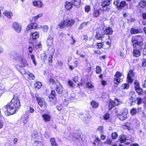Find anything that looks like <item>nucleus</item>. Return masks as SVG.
<instances>
[{"label":"nucleus","instance_id":"47","mask_svg":"<svg viewBox=\"0 0 146 146\" xmlns=\"http://www.w3.org/2000/svg\"><path fill=\"white\" fill-rule=\"evenodd\" d=\"M97 129L101 133H103V126H99L98 127Z\"/></svg>","mask_w":146,"mask_h":146},{"label":"nucleus","instance_id":"37","mask_svg":"<svg viewBox=\"0 0 146 146\" xmlns=\"http://www.w3.org/2000/svg\"><path fill=\"white\" fill-rule=\"evenodd\" d=\"M126 5V3L125 1H121L120 2L118 7L119 8H121Z\"/></svg>","mask_w":146,"mask_h":146},{"label":"nucleus","instance_id":"19","mask_svg":"<svg viewBox=\"0 0 146 146\" xmlns=\"http://www.w3.org/2000/svg\"><path fill=\"white\" fill-rule=\"evenodd\" d=\"M113 32V31L112 29L110 27H108L106 28V29L105 30L103 33L104 34H111Z\"/></svg>","mask_w":146,"mask_h":146},{"label":"nucleus","instance_id":"50","mask_svg":"<svg viewBox=\"0 0 146 146\" xmlns=\"http://www.w3.org/2000/svg\"><path fill=\"white\" fill-rule=\"evenodd\" d=\"M20 72L22 75L26 74V75H27V70L25 69L22 68L21 69Z\"/></svg>","mask_w":146,"mask_h":146},{"label":"nucleus","instance_id":"48","mask_svg":"<svg viewBox=\"0 0 146 146\" xmlns=\"http://www.w3.org/2000/svg\"><path fill=\"white\" fill-rule=\"evenodd\" d=\"M129 100L130 102V104L131 105H134L135 103V100L133 99L132 97H131L129 99Z\"/></svg>","mask_w":146,"mask_h":146},{"label":"nucleus","instance_id":"31","mask_svg":"<svg viewBox=\"0 0 146 146\" xmlns=\"http://www.w3.org/2000/svg\"><path fill=\"white\" fill-rule=\"evenodd\" d=\"M129 87V85L128 84H123L121 85V89L126 90L128 89Z\"/></svg>","mask_w":146,"mask_h":146},{"label":"nucleus","instance_id":"51","mask_svg":"<svg viewBox=\"0 0 146 146\" xmlns=\"http://www.w3.org/2000/svg\"><path fill=\"white\" fill-rule=\"evenodd\" d=\"M146 3H145V2H143L142 1L139 3V6L142 8H144L146 6Z\"/></svg>","mask_w":146,"mask_h":146},{"label":"nucleus","instance_id":"46","mask_svg":"<svg viewBox=\"0 0 146 146\" xmlns=\"http://www.w3.org/2000/svg\"><path fill=\"white\" fill-rule=\"evenodd\" d=\"M137 93L139 95H141L142 94L143 92L142 89L140 88H137L135 90Z\"/></svg>","mask_w":146,"mask_h":146},{"label":"nucleus","instance_id":"44","mask_svg":"<svg viewBox=\"0 0 146 146\" xmlns=\"http://www.w3.org/2000/svg\"><path fill=\"white\" fill-rule=\"evenodd\" d=\"M42 28L44 32H47L48 29V27L47 25L43 26Z\"/></svg>","mask_w":146,"mask_h":146},{"label":"nucleus","instance_id":"8","mask_svg":"<svg viewBox=\"0 0 146 146\" xmlns=\"http://www.w3.org/2000/svg\"><path fill=\"white\" fill-rule=\"evenodd\" d=\"M19 63L20 66L22 67H25L28 65V64L26 60L23 57L20 56L19 57Z\"/></svg>","mask_w":146,"mask_h":146},{"label":"nucleus","instance_id":"28","mask_svg":"<svg viewBox=\"0 0 146 146\" xmlns=\"http://www.w3.org/2000/svg\"><path fill=\"white\" fill-rule=\"evenodd\" d=\"M115 106V103L114 101L110 100V102L109 108V110H110L112 108Z\"/></svg>","mask_w":146,"mask_h":146},{"label":"nucleus","instance_id":"26","mask_svg":"<svg viewBox=\"0 0 146 146\" xmlns=\"http://www.w3.org/2000/svg\"><path fill=\"white\" fill-rule=\"evenodd\" d=\"M50 141L52 146H58V145L57 144L56 140L54 138H51Z\"/></svg>","mask_w":146,"mask_h":146},{"label":"nucleus","instance_id":"30","mask_svg":"<svg viewBox=\"0 0 146 146\" xmlns=\"http://www.w3.org/2000/svg\"><path fill=\"white\" fill-rule=\"evenodd\" d=\"M27 75L29 80H34L35 78V76L33 73L28 72Z\"/></svg>","mask_w":146,"mask_h":146},{"label":"nucleus","instance_id":"29","mask_svg":"<svg viewBox=\"0 0 146 146\" xmlns=\"http://www.w3.org/2000/svg\"><path fill=\"white\" fill-rule=\"evenodd\" d=\"M73 5L77 7H78L80 5V0H73Z\"/></svg>","mask_w":146,"mask_h":146},{"label":"nucleus","instance_id":"36","mask_svg":"<svg viewBox=\"0 0 146 146\" xmlns=\"http://www.w3.org/2000/svg\"><path fill=\"white\" fill-rule=\"evenodd\" d=\"M43 15L42 13H40L38 14V15L36 16H34L32 18V21H35L39 18L41 17Z\"/></svg>","mask_w":146,"mask_h":146},{"label":"nucleus","instance_id":"53","mask_svg":"<svg viewBox=\"0 0 146 146\" xmlns=\"http://www.w3.org/2000/svg\"><path fill=\"white\" fill-rule=\"evenodd\" d=\"M88 22H84L82 23L81 25H80V27H79V29H82L84 27L86 26H87V24Z\"/></svg>","mask_w":146,"mask_h":146},{"label":"nucleus","instance_id":"20","mask_svg":"<svg viewBox=\"0 0 146 146\" xmlns=\"http://www.w3.org/2000/svg\"><path fill=\"white\" fill-rule=\"evenodd\" d=\"M32 137L33 139H38L39 137L37 133V132L36 131H34L32 134Z\"/></svg>","mask_w":146,"mask_h":146},{"label":"nucleus","instance_id":"13","mask_svg":"<svg viewBox=\"0 0 146 146\" xmlns=\"http://www.w3.org/2000/svg\"><path fill=\"white\" fill-rule=\"evenodd\" d=\"M46 42L48 46H52L53 44V38L49 36L47 38Z\"/></svg>","mask_w":146,"mask_h":146},{"label":"nucleus","instance_id":"15","mask_svg":"<svg viewBox=\"0 0 146 146\" xmlns=\"http://www.w3.org/2000/svg\"><path fill=\"white\" fill-rule=\"evenodd\" d=\"M73 4L72 3L68 1H66L65 4V8L68 10L71 9L72 7Z\"/></svg>","mask_w":146,"mask_h":146},{"label":"nucleus","instance_id":"38","mask_svg":"<svg viewBox=\"0 0 146 146\" xmlns=\"http://www.w3.org/2000/svg\"><path fill=\"white\" fill-rule=\"evenodd\" d=\"M35 86L36 88H37L38 89H39L42 86L41 83L40 82H36L35 84Z\"/></svg>","mask_w":146,"mask_h":146},{"label":"nucleus","instance_id":"41","mask_svg":"<svg viewBox=\"0 0 146 146\" xmlns=\"http://www.w3.org/2000/svg\"><path fill=\"white\" fill-rule=\"evenodd\" d=\"M96 72L97 74H100L101 73L102 71V69L101 68L98 66H97L96 68Z\"/></svg>","mask_w":146,"mask_h":146},{"label":"nucleus","instance_id":"16","mask_svg":"<svg viewBox=\"0 0 146 146\" xmlns=\"http://www.w3.org/2000/svg\"><path fill=\"white\" fill-rule=\"evenodd\" d=\"M66 27H70L72 25L75 23V21L73 20L67 19L65 20Z\"/></svg>","mask_w":146,"mask_h":146},{"label":"nucleus","instance_id":"25","mask_svg":"<svg viewBox=\"0 0 146 146\" xmlns=\"http://www.w3.org/2000/svg\"><path fill=\"white\" fill-rule=\"evenodd\" d=\"M58 25V27L60 29H63L65 28L66 27L65 20L61 22Z\"/></svg>","mask_w":146,"mask_h":146},{"label":"nucleus","instance_id":"43","mask_svg":"<svg viewBox=\"0 0 146 146\" xmlns=\"http://www.w3.org/2000/svg\"><path fill=\"white\" fill-rule=\"evenodd\" d=\"M137 112V111L136 109L133 108L130 111V113L131 115H134Z\"/></svg>","mask_w":146,"mask_h":146},{"label":"nucleus","instance_id":"52","mask_svg":"<svg viewBox=\"0 0 146 146\" xmlns=\"http://www.w3.org/2000/svg\"><path fill=\"white\" fill-rule=\"evenodd\" d=\"M134 87L135 90L140 88L139 83L137 82H134Z\"/></svg>","mask_w":146,"mask_h":146},{"label":"nucleus","instance_id":"21","mask_svg":"<svg viewBox=\"0 0 146 146\" xmlns=\"http://www.w3.org/2000/svg\"><path fill=\"white\" fill-rule=\"evenodd\" d=\"M101 34L99 33V32H97L96 35V38L99 40H102L103 38V35L104 34L103 32L101 33Z\"/></svg>","mask_w":146,"mask_h":146},{"label":"nucleus","instance_id":"7","mask_svg":"<svg viewBox=\"0 0 146 146\" xmlns=\"http://www.w3.org/2000/svg\"><path fill=\"white\" fill-rule=\"evenodd\" d=\"M134 77V74L133 71L132 70H130L129 71L127 75V82L129 83H132L133 81V79L132 78Z\"/></svg>","mask_w":146,"mask_h":146},{"label":"nucleus","instance_id":"2","mask_svg":"<svg viewBox=\"0 0 146 146\" xmlns=\"http://www.w3.org/2000/svg\"><path fill=\"white\" fill-rule=\"evenodd\" d=\"M142 41L143 38L140 35L137 36L135 38H132L131 41L133 48L140 50L143 49L144 47Z\"/></svg>","mask_w":146,"mask_h":146},{"label":"nucleus","instance_id":"49","mask_svg":"<svg viewBox=\"0 0 146 146\" xmlns=\"http://www.w3.org/2000/svg\"><path fill=\"white\" fill-rule=\"evenodd\" d=\"M91 7L89 5H86L85 7V11L87 13H88L90 10Z\"/></svg>","mask_w":146,"mask_h":146},{"label":"nucleus","instance_id":"61","mask_svg":"<svg viewBox=\"0 0 146 146\" xmlns=\"http://www.w3.org/2000/svg\"><path fill=\"white\" fill-rule=\"evenodd\" d=\"M49 82L50 83H52L53 84H55L56 85V82H59L58 81H57L56 82L54 80L52 79H50L49 80Z\"/></svg>","mask_w":146,"mask_h":146},{"label":"nucleus","instance_id":"5","mask_svg":"<svg viewBox=\"0 0 146 146\" xmlns=\"http://www.w3.org/2000/svg\"><path fill=\"white\" fill-rule=\"evenodd\" d=\"M36 98L38 104L40 107L44 108H46L47 107V104L44 99L41 98L38 96H36Z\"/></svg>","mask_w":146,"mask_h":146},{"label":"nucleus","instance_id":"42","mask_svg":"<svg viewBox=\"0 0 146 146\" xmlns=\"http://www.w3.org/2000/svg\"><path fill=\"white\" fill-rule=\"evenodd\" d=\"M103 119L104 120H106L108 119L110 117V115L109 113H106L103 116Z\"/></svg>","mask_w":146,"mask_h":146},{"label":"nucleus","instance_id":"58","mask_svg":"<svg viewBox=\"0 0 146 146\" xmlns=\"http://www.w3.org/2000/svg\"><path fill=\"white\" fill-rule=\"evenodd\" d=\"M111 136L113 139H115L117 137V134L116 132L113 133L112 134Z\"/></svg>","mask_w":146,"mask_h":146},{"label":"nucleus","instance_id":"54","mask_svg":"<svg viewBox=\"0 0 146 146\" xmlns=\"http://www.w3.org/2000/svg\"><path fill=\"white\" fill-rule=\"evenodd\" d=\"M33 146H43L41 142H38L37 141H35V142Z\"/></svg>","mask_w":146,"mask_h":146},{"label":"nucleus","instance_id":"23","mask_svg":"<svg viewBox=\"0 0 146 146\" xmlns=\"http://www.w3.org/2000/svg\"><path fill=\"white\" fill-rule=\"evenodd\" d=\"M3 14L5 16L7 17L9 19H10L13 15V13L10 11H5L3 13Z\"/></svg>","mask_w":146,"mask_h":146},{"label":"nucleus","instance_id":"22","mask_svg":"<svg viewBox=\"0 0 146 146\" xmlns=\"http://www.w3.org/2000/svg\"><path fill=\"white\" fill-rule=\"evenodd\" d=\"M100 10L99 9H94L93 11V15L94 17H97L100 15Z\"/></svg>","mask_w":146,"mask_h":146},{"label":"nucleus","instance_id":"27","mask_svg":"<svg viewBox=\"0 0 146 146\" xmlns=\"http://www.w3.org/2000/svg\"><path fill=\"white\" fill-rule=\"evenodd\" d=\"M72 140L74 141H78L80 142L81 140V139L80 138V136L79 135H76V134H75L74 137H73Z\"/></svg>","mask_w":146,"mask_h":146},{"label":"nucleus","instance_id":"63","mask_svg":"<svg viewBox=\"0 0 146 146\" xmlns=\"http://www.w3.org/2000/svg\"><path fill=\"white\" fill-rule=\"evenodd\" d=\"M97 46H98V48L99 49H100L102 47L103 44L101 42L98 43H97Z\"/></svg>","mask_w":146,"mask_h":146},{"label":"nucleus","instance_id":"3","mask_svg":"<svg viewBox=\"0 0 146 146\" xmlns=\"http://www.w3.org/2000/svg\"><path fill=\"white\" fill-rule=\"evenodd\" d=\"M112 0H105L102 1L101 4V9L103 11H108L109 8L108 6L111 3Z\"/></svg>","mask_w":146,"mask_h":146},{"label":"nucleus","instance_id":"55","mask_svg":"<svg viewBox=\"0 0 146 146\" xmlns=\"http://www.w3.org/2000/svg\"><path fill=\"white\" fill-rule=\"evenodd\" d=\"M28 119V116H27L26 117H25V119H23V122L24 123V125L25 126H27Z\"/></svg>","mask_w":146,"mask_h":146},{"label":"nucleus","instance_id":"10","mask_svg":"<svg viewBox=\"0 0 146 146\" xmlns=\"http://www.w3.org/2000/svg\"><path fill=\"white\" fill-rule=\"evenodd\" d=\"M81 119L87 123L91 118V117L88 114H82L80 116Z\"/></svg>","mask_w":146,"mask_h":146},{"label":"nucleus","instance_id":"34","mask_svg":"<svg viewBox=\"0 0 146 146\" xmlns=\"http://www.w3.org/2000/svg\"><path fill=\"white\" fill-rule=\"evenodd\" d=\"M80 60L77 58H75L73 60V63L74 64V66L77 67L78 66L80 62Z\"/></svg>","mask_w":146,"mask_h":146},{"label":"nucleus","instance_id":"39","mask_svg":"<svg viewBox=\"0 0 146 146\" xmlns=\"http://www.w3.org/2000/svg\"><path fill=\"white\" fill-rule=\"evenodd\" d=\"M100 142V140L98 138H95L94 142L93 143L95 145H96L97 144L98 145Z\"/></svg>","mask_w":146,"mask_h":146},{"label":"nucleus","instance_id":"32","mask_svg":"<svg viewBox=\"0 0 146 146\" xmlns=\"http://www.w3.org/2000/svg\"><path fill=\"white\" fill-rule=\"evenodd\" d=\"M56 97V93L54 91L52 90L49 96V98L53 99Z\"/></svg>","mask_w":146,"mask_h":146},{"label":"nucleus","instance_id":"17","mask_svg":"<svg viewBox=\"0 0 146 146\" xmlns=\"http://www.w3.org/2000/svg\"><path fill=\"white\" fill-rule=\"evenodd\" d=\"M42 117L45 122L49 121H50V116L49 115L46 114H43L42 115Z\"/></svg>","mask_w":146,"mask_h":146},{"label":"nucleus","instance_id":"56","mask_svg":"<svg viewBox=\"0 0 146 146\" xmlns=\"http://www.w3.org/2000/svg\"><path fill=\"white\" fill-rule=\"evenodd\" d=\"M120 2V0H114L113 4L114 5H116L117 7H118Z\"/></svg>","mask_w":146,"mask_h":146},{"label":"nucleus","instance_id":"35","mask_svg":"<svg viewBox=\"0 0 146 146\" xmlns=\"http://www.w3.org/2000/svg\"><path fill=\"white\" fill-rule=\"evenodd\" d=\"M91 106L93 108H96L99 106V104L94 101H92L91 103Z\"/></svg>","mask_w":146,"mask_h":146},{"label":"nucleus","instance_id":"33","mask_svg":"<svg viewBox=\"0 0 146 146\" xmlns=\"http://www.w3.org/2000/svg\"><path fill=\"white\" fill-rule=\"evenodd\" d=\"M126 139V137L124 135H121L119 137V141L121 143L124 142Z\"/></svg>","mask_w":146,"mask_h":146},{"label":"nucleus","instance_id":"40","mask_svg":"<svg viewBox=\"0 0 146 146\" xmlns=\"http://www.w3.org/2000/svg\"><path fill=\"white\" fill-rule=\"evenodd\" d=\"M139 31L134 28L131 29V34H135L139 33Z\"/></svg>","mask_w":146,"mask_h":146},{"label":"nucleus","instance_id":"4","mask_svg":"<svg viewBox=\"0 0 146 146\" xmlns=\"http://www.w3.org/2000/svg\"><path fill=\"white\" fill-rule=\"evenodd\" d=\"M123 74L121 73H120L119 72H117L115 75L114 77L115 78L114 79V82L115 84H118L121 81L122 79L120 77L122 76Z\"/></svg>","mask_w":146,"mask_h":146},{"label":"nucleus","instance_id":"12","mask_svg":"<svg viewBox=\"0 0 146 146\" xmlns=\"http://www.w3.org/2000/svg\"><path fill=\"white\" fill-rule=\"evenodd\" d=\"M56 90L57 92L59 94H61L63 90L62 87V86L59 84V82H56Z\"/></svg>","mask_w":146,"mask_h":146},{"label":"nucleus","instance_id":"24","mask_svg":"<svg viewBox=\"0 0 146 146\" xmlns=\"http://www.w3.org/2000/svg\"><path fill=\"white\" fill-rule=\"evenodd\" d=\"M55 51V50L54 48L52 49V53L50 54L48 58V61L49 63H51L52 62V56L54 54V52Z\"/></svg>","mask_w":146,"mask_h":146},{"label":"nucleus","instance_id":"60","mask_svg":"<svg viewBox=\"0 0 146 146\" xmlns=\"http://www.w3.org/2000/svg\"><path fill=\"white\" fill-rule=\"evenodd\" d=\"M47 57V56L45 53H43L42 55L41 58L44 61H45V60L46 59Z\"/></svg>","mask_w":146,"mask_h":146},{"label":"nucleus","instance_id":"6","mask_svg":"<svg viewBox=\"0 0 146 146\" xmlns=\"http://www.w3.org/2000/svg\"><path fill=\"white\" fill-rule=\"evenodd\" d=\"M128 110L127 109H123L122 110L121 114L120 116L119 119L121 121L125 120L128 117Z\"/></svg>","mask_w":146,"mask_h":146},{"label":"nucleus","instance_id":"57","mask_svg":"<svg viewBox=\"0 0 146 146\" xmlns=\"http://www.w3.org/2000/svg\"><path fill=\"white\" fill-rule=\"evenodd\" d=\"M4 72H5L7 74H10L11 70L9 68H7L6 69H4Z\"/></svg>","mask_w":146,"mask_h":146},{"label":"nucleus","instance_id":"9","mask_svg":"<svg viewBox=\"0 0 146 146\" xmlns=\"http://www.w3.org/2000/svg\"><path fill=\"white\" fill-rule=\"evenodd\" d=\"M12 27L18 33H19L21 32V26L17 22L13 23Z\"/></svg>","mask_w":146,"mask_h":146},{"label":"nucleus","instance_id":"1","mask_svg":"<svg viewBox=\"0 0 146 146\" xmlns=\"http://www.w3.org/2000/svg\"><path fill=\"white\" fill-rule=\"evenodd\" d=\"M20 106V103L19 97L16 95L13 96L11 102L3 108L5 114L7 116L14 114Z\"/></svg>","mask_w":146,"mask_h":146},{"label":"nucleus","instance_id":"64","mask_svg":"<svg viewBox=\"0 0 146 146\" xmlns=\"http://www.w3.org/2000/svg\"><path fill=\"white\" fill-rule=\"evenodd\" d=\"M68 84L70 87L72 88L73 87V83L72 81L70 80H69L68 81Z\"/></svg>","mask_w":146,"mask_h":146},{"label":"nucleus","instance_id":"11","mask_svg":"<svg viewBox=\"0 0 146 146\" xmlns=\"http://www.w3.org/2000/svg\"><path fill=\"white\" fill-rule=\"evenodd\" d=\"M30 35L31 39L36 40L39 37L38 32L36 31L32 33Z\"/></svg>","mask_w":146,"mask_h":146},{"label":"nucleus","instance_id":"59","mask_svg":"<svg viewBox=\"0 0 146 146\" xmlns=\"http://www.w3.org/2000/svg\"><path fill=\"white\" fill-rule=\"evenodd\" d=\"M75 95L74 94H71L70 96L69 97V99L71 100H73L75 99Z\"/></svg>","mask_w":146,"mask_h":146},{"label":"nucleus","instance_id":"62","mask_svg":"<svg viewBox=\"0 0 146 146\" xmlns=\"http://www.w3.org/2000/svg\"><path fill=\"white\" fill-rule=\"evenodd\" d=\"M87 87L88 88H92L93 87L92 85L90 83L88 82L86 84Z\"/></svg>","mask_w":146,"mask_h":146},{"label":"nucleus","instance_id":"18","mask_svg":"<svg viewBox=\"0 0 146 146\" xmlns=\"http://www.w3.org/2000/svg\"><path fill=\"white\" fill-rule=\"evenodd\" d=\"M133 55L134 56L138 57L140 55V50L133 48Z\"/></svg>","mask_w":146,"mask_h":146},{"label":"nucleus","instance_id":"14","mask_svg":"<svg viewBox=\"0 0 146 146\" xmlns=\"http://www.w3.org/2000/svg\"><path fill=\"white\" fill-rule=\"evenodd\" d=\"M33 5L35 7L40 8L43 5V4L40 1H34L33 2Z\"/></svg>","mask_w":146,"mask_h":146},{"label":"nucleus","instance_id":"45","mask_svg":"<svg viewBox=\"0 0 146 146\" xmlns=\"http://www.w3.org/2000/svg\"><path fill=\"white\" fill-rule=\"evenodd\" d=\"M31 59L32 60L35 66L36 64V63L35 60V56L34 55H31Z\"/></svg>","mask_w":146,"mask_h":146}]
</instances>
